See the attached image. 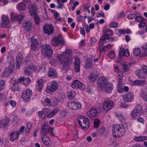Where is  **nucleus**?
Returning a JSON list of instances; mask_svg holds the SVG:
<instances>
[{"label": "nucleus", "mask_w": 147, "mask_h": 147, "mask_svg": "<svg viewBox=\"0 0 147 147\" xmlns=\"http://www.w3.org/2000/svg\"><path fill=\"white\" fill-rule=\"evenodd\" d=\"M71 53V50H67L58 57L59 62L61 65H63L62 69L65 71L69 69L72 63L73 60L70 57Z\"/></svg>", "instance_id": "f257e3e1"}, {"label": "nucleus", "mask_w": 147, "mask_h": 147, "mask_svg": "<svg viewBox=\"0 0 147 147\" xmlns=\"http://www.w3.org/2000/svg\"><path fill=\"white\" fill-rule=\"evenodd\" d=\"M112 132L115 138L121 136L125 133V127L122 125H114L112 127Z\"/></svg>", "instance_id": "f03ea898"}, {"label": "nucleus", "mask_w": 147, "mask_h": 147, "mask_svg": "<svg viewBox=\"0 0 147 147\" xmlns=\"http://www.w3.org/2000/svg\"><path fill=\"white\" fill-rule=\"evenodd\" d=\"M53 128L50 127L49 125L46 123H45L42 126L41 129L42 136H47L48 134H49L51 136H53L54 134L53 132Z\"/></svg>", "instance_id": "7ed1b4c3"}, {"label": "nucleus", "mask_w": 147, "mask_h": 147, "mask_svg": "<svg viewBox=\"0 0 147 147\" xmlns=\"http://www.w3.org/2000/svg\"><path fill=\"white\" fill-rule=\"evenodd\" d=\"M51 44L53 47H56L65 44L64 40L61 35L53 38L51 41Z\"/></svg>", "instance_id": "20e7f679"}, {"label": "nucleus", "mask_w": 147, "mask_h": 147, "mask_svg": "<svg viewBox=\"0 0 147 147\" xmlns=\"http://www.w3.org/2000/svg\"><path fill=\"white\" fill-rule=\"evenodd\" d=\"M97 83L98 87L101 89L104 88V87L109 83L107 78L104 77H100L98 78Z\"/></svg>", "instance_id": "39448f33"}, {"label": "nucleus", "mask_w": 147, "mask_h": 147, "mask_svg": "<svg viewBox=\"0 0 147 147\" xmlns=\"http://www.w3.org/2000/svg\"><path fill=\"white\" fill-rule=\"evenodd\" d=\"M79 125L82 127L83 129H87L90 126V122L88 119L84 117L81 119V120H78Z\"/></svg>", "instance_id": "423d86ee"}, {"label": "nucleus", "mask_w": 147, "mask_h": 147, "mask_svg": "<svg viewBox=\"0 0 147 147\" xmlns=\"http://www.w3.org/2000/svg\"><path fill=\"white\" fill-rule=\"evenodd\" d=\"M142 107L139 105H137L134 111L131 114V116L134 118H138L140 116V114L142 112Z\"/></svg>", "instance_id": "0eeeda50"}, {"label": "nucleus", "mask_w": 147, "mask_h": 147, "mask_svg": "<svg viewBox=\"0 0 147 147\" xmlns=\"http://www.w3.org/2000/svg\"><path fill=\"white\" fill-rule=\"evenodd\" d=\"M59 85L55 81H53L51 84V86H48L46 89L47 93H51L54 92L58 88Z\"/></svg>", "instance_id": "6e6552de"}, {"label": "nucleus", "mask_w": 147, "mask_h": 147, "mask_svg": "<svg viewBox=\"0 0 147 147\" xmlns=\"http://www.w3.org/2000/svg\"><path fill=\"white\" fill-rule=\"evenodd\" d=\"M42 52V53L47 57H51L53 53V51L51 46L48 44L46 45L45 47H43Z\"/></svg>", "instance_id": "1a4fd4ad"}, {"label": "nucleus", "mask_w": 147, "mask_h": 147, "mask_svg": "<svg viewBox=\"0 0 147 147\" xmlns=\"http://www.w3.org/2000/svg\"><path fill=\"white\" fill-rule=\"evenodd\" d=\"M67 106L69 108L73 110H77L81 108V105L78 101H73L67 103Z\"/></svg>", "instance_id": "9d476101"}, {"label": "nucleus", "mask_w": 147, "mask_h": 147, "mask_svg": "<svg viewBox=\"0 0 147 147\" xmlns=\"http://www.w3.org/2000/svg\"><path fill=\"white\" fill-rule=\"evenodd\" d=\"M36 67L33 65H31L24 69V74L29 77L32 76V72L34 71Z\"/></svg>", "instance_id": "9b49d317"}, {"label": "nucleus", "mask_w": 147, "mask_h": 147, "mask_svg": "<svg viewBox=\"0 0 147 147\" xmlns=\"http://www.w3.org/2000/svg\"><path fill=\"white\" fill-rule=\"evenodd\" d=\"M31 90L29 89H26L23 92L22 97L26 101H28L32 95Z\"/></svg>", "instance_id": "f8f14e48"}, {"label": "nucleus", "mask_w": 147, "mask_h": 147, "mask_svg": "<svg viewBox=\"0 0 147 147\" xmlns=\"http://www.w3.org/2000/svg\"><path fill=\"white\" fill-rule=\"evenodd\" d=\"M43 30L45 34H47L48 35L52 34L54 31L53 26L49 24L44 25L43 27Z\"/></svg>", "instance_id": "ddd939ff"}, {"label": "nucleus", "mask_w": 147, "mask_h": 147, "mask_svg": "<svg viewBox=\"0 0 147 147\" xmlns=\"http://www.w3.org/2000/svg\"><path fill=\"white\" fill-rule=\"evenodd\" d=\"M75 60L74 61V69L76 73L79 72L80 70V62L79 59L77 56L74 57Z\"/></svg>", "instance_id": "4468645a"}, {"label": "nucleus", "mask_w": 147, "mask_h": 147, "mask_svg": "<svg viewBox=\"0 0 147 147\" xmlns=\"http://www.w3.org/2000/svg\"><path fill=\"white\" fill-rule=\"evenodd\" d=\"M114 105V103L112 101L108 100L105 101L103 103V108L106 111H109L111 109Z\"/></svg>", "instance_id": "2eb2a0df"}, {"label": "nucleus", "mask_w": 147, "mask_h": 147, "mask_svg": "<svg viewBox=\"0 0 147 147\" xmlns=\"http://www.w3.org/2000/svg\"><path fill=\"white\" fill-rule=\"evenodd\" d=\"M38 7L36 4H31L28 7L30 15L33 16L37 14L36 12L37 11Z\"/></svg>", "instance_id": "dca6fc26"}, {"label": "nucleus", "mask_w": 147, "mask_h": 147, "mask_svg": "<svg viewBox=\"0 0 147 147\" xmlns=\"http://www.w3.org/2000/svg\"><path fill=\"white\" fill-rule=\"evenodd\" d=\"M50 112V110L47 108H44L42 109L41 111H39L38 115L41 119H44L46 115Z\"/></svg>", "instance_id": "f3484780"}, {"label": "nucleus", "mask_w": 147, "mask_h": 147, "mask_svg": "<svg viewBox=\"0 0 147 147\" xmlns=\"http://www.w3.org/2000/svg\"><path fill=\"white\" fill-rule=\"evenodd\" d=\"M97 112L96 109L94 108H92L88 111L87 112V114L89 117L92 118L97 116Z\"/></svg>", "instance_id": "a211bd4d"}, {"label": "nucleus", "mask_w": 147, "mask_h": 147, "mask_svg": "<svg viewBox=\"0 0 147 147\" xmlns=\"http://www.w3.org/2000/svg\"><path fill=\"white\" fill-rule=\"evenodd\" d=\"M134 98L133 93L129 92L128 94L123 96V99L125 102H130L132 101Z\"/></svg>", "instance_id": "6ab92c4d"}, {"label": "nucleus", "mask_w": 147, "mask_h": 147, "mask_svg": "<svg viewBox=\"0 0 147 147\" xmlns=\"http://www.w3.org/2000/svg\"><path fill=\"white\" fill-rule=\"evenodd\" d=\"M31 80L28 77H22L19 79V80L17 81L16 83H19L22 82L23 84L25 86L28 85L31 82Z\"/></svg>", "instance_id": "aec40b11"}, {"label": "nucleus", "mask_w": 147, "mask_h": 147, "mask_svg": "<svg viewBox=\"0 0 147 147\" xmlns=\"http://www.w3.org/2000/svg\"><path fill=\"white\" fill-rule=\"evenodd\" d=\"M23 28L27 31H30L33 27L32 23L30 21H26L23 23Z\"/></svg>", "instance_id": "412c9836"}, {"label": "nucleus", "mask_w": 147, "mask_h": 147, "mask_svg": "<svg viewBox=\"0 0 147 147\" xmlns=\"http://www.w3.org/2000/svg\"><path fill=\"white\" fill-rule=\"evenodd\" d=\"M2 21L1 25L3 27H6L9 23V21L8 18L5 15L1 16Z\"/></svg>", "instance_id": "4be33fe9"}, {"label": "nucleus", "mask_w": 147, "mask_h": 147, "mask_svg": "<svg viewBox=\"0 0 147 147\" xmlns=\"http://www.w3.org/2000/svg\"><path fill=\"white\" fill-rule=\"evenodd\" d=\"M48 75L50 78H55L57 77V74L56 70L54 69L50 68L48 73Z\"/></svg>", "instance_id": "5701e85b"}, {"label": "nucleus", "mask_w": 147, "mask_h": 147, "mask_svg": "<svg viewBox=\"0 0 147 147\" xmlns=\"http://www.w3.org/2000/svg\"><path fill=\"white\" fill-rule=\"evenodd\" d=\"M11 20H13L21 21L24 18V15H19L18 16H16L14 13H12L10 14Z\"/></svg>", "instance_id": "b1692460"}, {"label": "nucleus", "mask_w": 147, "mask_h": 147, "mask_svg": "<svg viewBox=\"0 0 147 147\" xmlns=\"http://www.w3.org/2000/svg\"><path fill=\"white\" fill-rule=\"evenodd\" d=\"M9 134L10 136V140L12 142H13L15 140L18 139L19 136V134L16 131H12Z\"/></svg>", "instance_id": "393cba45"}, {"label": "nucleus", "mask_w": 147, "mask_h": 147, "mask_svg": "<svg viewBox=\"0 0 147 147\" xmlns=\"http://www.w3.org/2000/svg\"><path fill=\"white\" fill-rule=\"evenodd\" d=\"M22 55L20 53H18L16 57V67L17 69H19L22 63Z\"/></svg>", "instance_id": "a878e982"}, {"label": "nucleus", "mask_w": 147, "mask_h": 147, "mask_svg": "<svg viewBox=\"0 0 147 147\" xmlns=\"http://www.w3.org/2000/svg\"><path fill=\"white\" fill-rule=\"evenodd\" d=\"M36 89L37 91L41 92L43 87V80L42 79H39L37 81Z\"/></svg>", "instance_id": "bb28decb"}, {"label": "nucleus", "mask_w": 147, "mask_h": 147, "mask_svg": "<svg viewBox=\"0 0 147 147\" xmlns=\"http://www.w3.org/2000/svg\"><path fill=\"white\" fill-rule=\"evenodd\" d=\"M113 84L111 83H109L104 88L102 89L106 92L108 93H110L113 89Z\"/></svg>", "instance_id": "cd10ccee"}, {"label": "nucleus", "mask_w": 147, "mask_h": 147, "mask_svg": "<svg viewBox=\"0 0 147 147\" xmlns=\"http://www.w3.org/2000/svg\"><path fill=\"white\" fill-rule=\"evenodd\" d=\"M13 72V70L12 69L9 67H7L4 70L3 74L2 76L3 77H7Z\"/></svg>", "instance_id": "c85d7f7f"}, {"label": "nucleus", "mask_w": 147, "mask_h": 147, "mask_svg": "<svg viewBox=\"0 0 147 147\" xmlns=\"http://www.w3.org/2000/svg\"><path fill=\"white\" fill-rule=\"evenodd\" d=\"M98 75L97 71H94L92 73L89 77V80L91 82H95Z\"/></svg>", "instance_id": "c756f323"}, {"label": "nucleus", "mask_w": 147, "mask_h": 147, "mask_svg": "<svg viewBox=\"0 0 147 147\" xmlns=\"http://www.w3.org/2000/svg\"><path fill=\"white\" fill-rule=\"evenodd\" d=\"M42 140L44 144L48 145L49 144L50 139L47 136H42Z\"/></svg>", "instance_id": "7c9ffc66"}, {"label": "nucleus", "mask_w": 147, "mask_h": 147, "mask_svg": "<svg viewBox=\"0 0 147 147\" xmlns=\"http://www.w3.org/2000/svg\"><path fill=\"white\" fill-rule=\"evenodd\" d=\"M147 140V136H143L136 137L134 139V140L138 142H143Z\"/></svg>", "instance_id": "2f4dec72"}, {"label": "nucleus", "mask_w": 147, "mask_h": 147, "mask_svg": "<svg viewBox=\"0 0 147 147\" xmlns=\"http://www.w3.org/2000/svg\"><path fill=\"white\" fill-rule=\"evenodd\" d=\"M144 82L143 80H137L133 81L132 82V84L133 86H142L144 84Z\"/></svg>", "instance_id": "473e14b6"}, {"label": "nucleus", "mask_w": 147, "mask_h": 147, "mask_svg": "<svg viewBox=\"0 0 147 147\" xmlns=\"http://www.w3.org/2000/svg\"><path fill=\"white\" fill-rule=\"evenodd\" d=\"M76 94V92L74 90H71L67 93L68 98L69 99H71L74 98Z\"/></svg>", "instance_id": "72a5a7b5"}, {"label": "nucleus", "mask_w": 147, "mask_h": 147, "mask_svg": "<svg viewBox=\"0 0 147 147\" xmlns=\"http://www.w3.org/2000/svg\"><path fill=\"white\" fill-rule=\"evenodd\" d=\"M58 109L57 108H55L47 116L48 118H51L55 115L58 112Z\"/></svg>", "instance_id": "f704fd0d"}, {"label": "nucleus", "mask_w": 147, "mask_h": 147, "mask_svg": "<svg viewBox=\"0 0 147 147\" xmlns=\"http://www.w3.org/2000/svg\"><path fill=\"white\" fill-rule=\"evenodd\" d=\"M133 54L136 56H139L140 57V55H141V50L140 49L138 48H135L133 50Z\"/></svg>", "instance_id": "c9c22d12"}, {"label": "nucleus", "mask_w": 147, "mask_h": 147, "mask_svg": "<svg viewBox=\"0 0 147 147\" xmlns=\"http://www.w3.org/2000/svg\"><path fill=\"white\" fill-rule=\"evenodd\" d=\"M115 115L119 120L121 122H123L125 120V118L123 114L121 113L116 114Z\"/></svg>", "instance_id": "e433bc0d"}, {"label": "nucleus", "mask_w": 147, "mask_h": 147, "mask_svg": "<svg viewBox=\"0 0 147 147\" xmlns=\"http://www.w3.org/2000/svg\"><path fill=\"white\" fill-rule=\"evenodd\" d=\"M30 40L31 42V45H38L39 44L38 41L34 37H32L30 39Z\"/></svg>", "instance_id": "4c0bfd02"}, {"label": "nucleus", "mask_w": 147, "mask_h": 147, "mask_svg": "<svg viewBox=\"0 0 147 147\" xmlns=\"http://www.w3.org/2000/svg\"><path fill=\"white\" fill-rule=\"evenodd\" d=\"M36 24L38 25L40 23V18L38 14L32 16Z\"/></svg>", "instance_id": "58836bf2"}, {"label": "nucleus", "mask_w": 147, "mask_h": 147, "mask_svg": "<svg viewBox=\"0 0 147 147\" xmlns=\"http://www.w3.org/2000/svg\"><path fill=\"white\" fill-rule=\"evenodd\" d=\"M92 66L93 64L91 60H87L85 65L86 68V69H89L90 68L92 67Z\"/></svg>", "instance_id": "ea45409f"}, {"label": "nucleus", "mask_w": 147, "mask_h": 147, "mask_svg": "<svg viewBox=\"0 0 147 147\" xmlns=\"http://www.w3.org/2000/svg\"><path fill=\"white\" fill-rule=\"evenodd\" d=\"M18 7L19 10L21 11H23L26 8V5L24 3H20L19 4Z\"/></svg>", "instance_id": "a19ab883"}, {"label": "nucleus", "mask_w": 147, "mask_h": 147, "mask_svg": "<svg viewBox=\"0 0 147 147\" xmlns=\"http://www.w3.org/2000/svg\"><path fill=\"white\" fill-rule=\"evenodd\" d=\"M80 82L78 80H74L71 84L72 87L74 89L78 88L79 84H80Z\"/></svg>", "instance_id": "79ce46f5"}, {"label": "nucleus", "mask_w": 147, "mask_h": 147, "mask_svg": "<svg viewBox=\"0 0 147 147\" xmlns=\"http://www.w3.org/2000/svg\"><path fill=\"white\" fill-rule=\"evenodd\" d=\"M108 37L107 36L105 35L104 36H102L100 39V40L98 42L99 44L102 45L104 43V41L106 39H108Z\"/></svg>", "instance_id": "37998d69"}, {"label": "nucleus", "mask_w": 147, "mask_h": 147, "mask_svg": "<svg viewBox=\"0 0 147 147\" xmlns=\"http://www.w3.org/2000/svg\"><path fill=\"white\" fill-rule=\"evenodd\" d=\"M130 65H127L125 64H123L122 65L123 69L122 70L124 72H125L129 71V66H130Z\"/></svg>", "instance_id": "c03bdc74"}, {"label": "nucleus", "mask_w": 147, "mask_h": 147, "mask_svg": "<svg viewBox=\"0 0 147 147\" xmlns=\"http://www.w3.org/2000/svg\"><path fill=\"white\" fill-rule=\"evenodd\" d=\"M108 57L111 59H114L115 57V52L112 51H111L108 54Z\"/></svg>", "instance_id": "a18cd8bd"}, {"label": "nucleus", "mask_w": 147, "mask_h": 147, "mask_svg": "<svg viewBox=\"0 0 147 147\" xmlns=\"http://www.w3.org/2000/svg\"><path fill=\"white\" fill-rule=\"evenodd\" d=\"M50 10L51 12L53 13L54 14L53 16L55 19H56L58 17H59V14L57 11L55 10H53L52 9H50Z\"/></svg>", "instance_id": "49530a36"}, {"label": "nucleus", "mask_w": 147, "mask_h": 147, "mask_svg": "<svg viewBox=\"0 0 147 147\" xmlns=\"http://www.w3.org/2000/svg\"><path fill=\"white\" fill-rule=\"evenodd\" d=\"M110 28H117L118 26V24L115 22H111L109 25Z\"/></svg>", "instance_id": "de8ad7c7"}, {"label": "nucleus", "mask_w": 147, "mask_h": 147, "mask_svg": "<svg viewBox=\"0 0 147 147\" xmlns=\"http://www.w3.org/2000/svg\"><path fill=\"white\" fill-rule=\"evenodd\" d=\"M113 32V31L109 29H107L106 30L105 34V35L109 37V36L112 35Z\"/></svg>", "instance_id": "09e8293b"}, {"label": "nucleus", "mask_w": 147, "mask_h": 147, "mask_svg": "<svg viewBox=\"0 0 147 147\" xmlns=\"http://www.w3.org/2000/svg\"><path fill=\"white\" fill-rule=\"evenodd\" d=\"M10 121L8 118L2 120V123H3L4 127L8 125V124L9 123Z\"/></svg>", "instance_id": "8fccbe9b"}, {"label": "nucleus", "mask_w": 147, "mask_h": 147, "mask_svg": "<svg viewBox=\"0 0 147 147\" xmlns=\"http://www.w3.org/2000/svg\"><path fill=\"white\" fill-rule=\"evenodd\" d=\"M5 82L4 80H0V91L3 90L4 88Z\"/></svg>", "instance_id": "3c124183"}, {"label": "nucleus", "mask_w": 147, "mask_h": 147, "mask_svg": "<svg viewBox=\"0 0 147 147\" xmlns=\"http://www.w3.org/2000/svg\"><path fill=\"white\" fill-rule=\"evenodd\" d=\"M98 48L100 53L103 51H107V50L105 49V46L101 45L98 47Z\"/></svg>", "instance_id": "603ef678"}, {"label": "nucleus", "mask_w": 147, "mask_h": 147, "mask_svg": "<svg viewBox=\"0 0 147 147\" xmlns=\"http://www.w3.org/2000/svg\"><path fill=\"white\" fill-rule=\"evenodd\" d=\"M142 98L144 100L147 102V94H146L144 92L142 91L141 93L140 94Z\"/></svg>", "instance_id": "864d4df0"}, {"label": "nucleus", "mask_w": 147, "mask_h": 147, "mask_svg": "<svg viewBox=\"0 0 147 147\" xmlns=\"http://www.w3.org/2000/svg\"><path fill=\"white\" fill-rule=\"evenodd\" d=\"M136 13L130 14L127 16V18L129 20H132L136 18Z\"/></svg>", "instance_id": "5fc2aeb1"}, {"label": "nucleus", "mask_w": 147, "mask_h": 147, "mask_svg": "<svg viewBox=\"0 0 147 147\" xmlns=\"http://www.w3.org/2000/svg\"><path fill=\"white\" fill-rule=\"evenodd\" d=\"M135 20L137 22H143L144 20V19L140 16H136Z\"/></svg>", "instance_id": "6e6d98bb"}, {"label": "nucleus", "mask_w": 147, "mask_h": 147, "mask_svg": "<svg viewBox=\"0 0 147 147\" xmlns=\"http://www.w3.org/2000/svg\"><path fill=\"white\" fill-rule=\"evenodd\" d=\"M125 51L124 49L121 48L119 51V55L120 56H123L124 55Z\"/></svg>", "instance_id": "4d7b16f0"}, {"label": "nucleus", "mask_w": 147, "mask_h": 147, "mask_svg": "<svg viewBox=\"0 0 147 147\" xmlns=\"http://www.w3.org/2000/svg\"><path fill=\"white\" fill-rule=\"evenodd\" d=\"M78 88H79L80 89L83 90L85 89L86 87L84 84H82L80 82V84H79Z\"/></svg>", "instance_id": "13d9d810"}, {"label": "nucleus", "mask_w": 147, "mask_h": 147, "mask_svg": "<svg viewBox=\"0 0 147 147\" xmlns=\"http://www.w3.org/2000/svg\"><path fill=\"white\" fill-rule=\"evenodd\" d=\"M117 87V91L119 93H121L123 92V89L122 86V85H118Z\"/></svg>", "instance_id": "bf43d9fd"}, {"label": "nucleus", "mask_w": 147, "mask_h": 147, "mask_svg": "<svg viewBox=\"0 0 147 147\" xmlns=\"http://www.w3.org/2000/svg\"><path fill=\"white\" fill-rule=\"evenodd\" d=\"M25 129V127L24 126H22L21 127V128L19 129V130L18 131H16L20 135V134L23 133Z\"/></svg>", "instance_id": "052dcab7"}, {"label": "nucleus", "mask_w": 147, "mask_h": 147, "mask_svg": "<svg viewBox=\"0 0 147 147\" xmlns=\"http://www.w3.org/2000/svg\"><path fill=\"white\" fill-rule=\"evenodd\" d=\"M31 49L33 51H37L38 50V45H31Z\"/></svg>", "instance_id": "680f3d73"}, {"label": "nucleus", "mask_w": 147, "mask_h": 147, "mask_svg": "<svg viewBox=\"0 0 147 147\" xmlns=\"http://www.w3.org/2000/svg\"><path fill=\"white\" fill-rule=\"evenodd\" d=\"M143 72L146 76H147V66L144 65L142 67Z\"/></svg>", "instance_id": "e2e57ef3"}, {"label": "nucleus", "mask_w": 147, "mask_h": 147, "mask_svg": "<svg viewBox=\"0 0 147 147\" xmlns=\"http://www.w3.org/2000/svg\"><path fill=\"white\" fill-rule=\"evenodd\" d=\"M99 121L98 119H96L94 121V127L97 128L98 127L99 125Z\"/></svg>", "instance_id": "0e129e2a"}, {"label": "nucleus", "mask_w": 147, "mask_h": 147, "mask_svg": "<svg viewBox=\"0 0 147 147\" xmlns=\"http://www.w3.org/2000/svg\"><path fill=\"white\" fill-rule=\"evenodd\" d=\"M105 132V129L104 127H102L98 130V133L100 134H102Z\"/></svg>", "instance_id": "69168bd1"}, {"label": "nucleus", "mask_w": 147, "mask_h": 147, "mask_svg": "<svg viewBox=\"0 0 147 147\" xmlns=\"http://www.w3.org/2000/svg\"><path fill=\"white\" fill-rule=\"evenodd\" d=\"M124 55L125 57H128L129 56L130 54L129 53V50L128 49H126L125 50V51Z\"/></svg>", "instance_id": "338daca9"}, {"label": "nucleus", "mask_w": 147, "mask_h": 147, "mask_svg": "<svg viewBox=\"0 0 147 147\" xmlns=\"http://www.w3.org/2000/svg\"><path fill=\"white\" fill-rule=\"evenodd\" d=\"M144 54L142 53L140 55V57H143L145 56H147V49H144Z\"/></svg>", "instance_id": "774afa93"}]
</instances>
